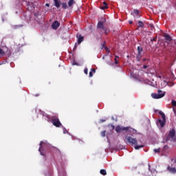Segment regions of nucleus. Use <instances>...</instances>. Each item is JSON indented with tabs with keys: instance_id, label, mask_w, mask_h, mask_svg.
Returning <instances> with one entry per match:
<instances>
[{
	"instance_id": "obj_33",
	"label": "nucleus",
	"mask_w": 176,
	"mask_h": 176,
	"mask_svg": "<svg viewBox=\"0 0 176 176\" xmlns=\"http://www.w3.org/2000/svg\"><path fill=\"white\" fill-rule=\"evenodd\" d=\"M63 131H64V133H65V134L66 133H67V129H66L65 128H64Z\"/></svg>"
},
{
	"instance_id": "obj_26",
	"label": "nucleus",
	"mask_w": 176,
	"mask_h": 176,
	"mask_svg": "<svg viewBox=\"0 0 176 176\" xmlns=\"http://www.w3.org/2000/svg\"><path fill=\"white\" fill-rule=\"evenodd\" d=\"M154 152H155V153H160V148H155V149H154Z\"/></svg>"
},
{
	"instance_id": "obj_4",
	"label": "nucleus",
	"mask_w": 176,
	"mask_h": 176,
	"mask_svg": "<svg viewBox=\"0 0 176 176\" xmlns=\"http://www.w3.org/2000/svg\"><path fill=\"white\" fill-rule=\"evenodd\" d=\"M159 114L162 118V120L159 119L157 122V125L159 128H163L166 124V115L162 111H160Z\"/></svg>"
},
{
	"instance_id": "obj_12",
	"label": "nucleus",
	"mask_w": 176,
	"mask_h": 176,
	"mask_svg": "<svg viewBox=\"0 0 176 176\" xmlns=\"http://www.w3.org/2000/svg\"><path fill=\"white\" fill-rule=\"evenodd\" d=\"M148 170L152 173V175H150V176H156V175L157 174V171L155 168L151 169L150 164H148Z\"/></svg>"
},
{
	"instance_id": "obj_27",
	"label": "nucleus",
	"mask_w": 176,
	"mask_h": 176,
	"mask_svg": "<svg viewBox=\"0 0 176 176\" xmlns=\"http://www.w3.org/2000/svg\"><path fill=\"white\" fill-rule=\"evenodd\" d=\"M109 127H111V128L112 129V130L116 129L115 126H114L113 124H109Z\"/></svg>"
},
{
	"instance_id": "obj_44",
	"label": "nucleus",
	"mask_w": 176,
	"mask_h": 176,
	"mask_svg": "<svg viewBox=\"0 0 176 176\" xmlns=\"http://www.w3.org/2000/svg\"><path fill=\"white\" fill-rule=\"evenodd\" d=\"M79 142H80H80L82 143V140H80Z\"/></svg>"
},
{
	"instance_id": "obj_25",
	"label": "nucleus",
	"mask_w": 176,
	"mask_h": 176,
	"mask_svg": "<svg viewBox=\"0 0 176 176\" xmlns=\"http://www.w3.org/2000/svg\"><path fill=\"white\" fill-rule=\"evenodd\" d=\"M105 135H106V131H102L101 132V136H102V138H104Z\"/></svg>"
},
{
	"instance_id": "obj_35",
	"label": "nucleus",
	"mask_w": 176,
	"mask_h": 176,
	"mask_svg": "<svg viewBox=\"0 0 176 176\" xmlns=\"http://www.w3.org/2000/svg\"><path fill=\"white\" fill-rule=\"evenodd\" d=\"M157 38H154L153 39H151V41L153 42V41H156Z\"/></svg>"
},
{
	"instance_id": "obj_46",
	"label": "nucleus",
	"mask_w": 176,
	"mask_h": 176,
	"mask_svg": "<svg viewBox=\"0 0 176 176\" xmlns=\"http://www.w3.org/2000/svg\"><path fill=\"white\" fill-rule=\"evenodd\" d=\"M144 61H146V59H144Z\"/></svg>"
},
{
	"instance_id": "obj_40",
	"label": "nucleus",
	"mask_w": 176,
	"mask_h": 176,
	"mask_svg": "<svg viewBox=\"0 0 176 176\" xmlns=\"http://www.w3.org/2000/svg\"><path fill=\"white\" fill-rule=\"evenodd\" d=\"M158 78H159L160 79H162V76H159Z\"/></svg>"
},
{
	"instance_id": "obj_21",
	"label": "nucleus",
	"mask_w": 176,
	"mask_h": 176,
	"mask_svg": "<svg viewBox=\"0 0 176 176\" xmlns=\"http://www.w3.org/2000/svg\"><path fill=\"white\" fill-rule=\"evenodd\" d=\"M138 54H141V53L143 52V48L141 46L138 47Z\"/></svg>"
},
{
	"instance_id": "obj_1",
	"label": "nucleus",
	"mask_w": 176,
	"mask_h": 176,
	"mask_svg": "<svg viewBox=\"0 0 176 176\" xmlns=\"http://www.w3.org/2000/svg\"><path fill=\"white\" fill-rule=\"evenodd\" d=\"M126 140L130 144L135 146V150H140V148L144 147V144L138 145V140L135 138H133L130 136H126Z\"/></svg>"
},
{
	"instance_id": "obj_22",
	"label": "nucleus",
	"mask_w": 176,
	"mask_h": 176,
	"mask_svg": "<svg viewBox=\"0 0 176 176\" xmlns=\"http://www.w3.org/2000/svg\"><path fill=\"white\" fill-rule=\"evenodd\" d=\"M93 72L95 74L96 69H91V71L89 72V78L93 77Z\"/></svg>"
},
{
	"instance_id": "obj_30",
	"label": "nucleus",
	"mask_w": 176,
	"mask_h": 176,
	"mask_svg": "<svg viewBox=\"0 0 176 176\" xmlns=\"http://www.w3.org/2000/svg\"><path fill=\"white\" fill-rule=\"evenodd\" d=\"M117 58H119V57L117 56H116V58H115V63H116V64H118V61Z\"/></svg>"
},
{
	"instance_id": "obj_32",
	"label": "nucleus",
	"mask_w": 176,
	"mask_h": 176,
	"mask_svg": "<svg viewBox=\"0 0 176 176\" xmlns=\"http://www.w3.org/2000/svg\"><path fill=\"white\" fill-rule=\"evenodd\" d=\"M168 145H165L164 146V151H166V150H168Z\"/></svg>"
},
{
	"instance_id": "obj_38",
	"label": "nucleus",
	"mask_w": 176,
	"mask_h": 176,
	"mask_svg": "<svg viewBox=\"0 0 176 176\" xmlns=\"http://www.w3.org/2000/svg\"><path fill=\"white\" fill-rule=\"evenodd\" d=\"M150 26L151 27V28H153V27H154V25L153 24H151Z\"/></svg>"
},
{
	"instance_id": "obj_20",
	"label": "nucleus",
	"mask_w": 176,
	"mask_h": 176,
	"mask_svg": "<svg viewBox=\"0 0 176 176\" xmlns=\"http://www.w3.org/2000/svg\"><path fill=\"white\" fill-rule=\"evenodd\" d=\"M100 174H101L102 175H104V176L107 175V171H106V170H104V169H101L100 171Z\"/></svg>"
},
{
	"instance_id": "obj_42",
	"label": "nucleus",
	"mask_w": 176,
	"mask_h": 176,
	"mask_svg": "<svg viewBox=\"0 0 176 176\" xmlns=\"http://www.w3.org/2000/svg\"><path fill=\"white\" fill-rule=\"evenodd\" d=\"M46 6H50V4H49V3H46Z\"/></svg>"
},
{
	"instance_id": "obj_3",
	"label": "nucleus",
	"mask_w": 176,
	"mask_h": 176,
	"mask_svg": "<svg viewBox=\"0 0 176 176\" xmlns=\"http://www.w3.org/2000/svg\"><path fill=\"white\" fill-rule=\"evenodd\" d=\"M116 131L117 133H121L124 131L131 133V132H135V130H134V129H133L130 126L124 127L120 125H118L116 127Z\"/></svg>"
},
{
	"instance_id": "obj_31",
	"label": "nucleus",
	"mask_w": 176,
	"mask_h": 176,
	"mask_svg": "<svg viewBox=\"0 0 176 176\" xmlns=\"http://www.w3.org/2000/svg\"><path fill=\"white\" fill-rule=\"evenodd\" d=\"M84 72L86 75H88V69L87 68H85V70H84Z\"/></svg>"
},
{
	"instance_id": "obj_39",
	"label": "nucleus",
	"mask_w": 176,
	"mask_h": 176,
	"mask_svg": "<svg viewBox=\"0 0 176 176\" xmlns=\"http://www.w3.org/2000/svg\"><path fill=\"white\" fill-rule=\"evenodd\" d=\"M76 47H77L76 45H74V49L76 50Z\"/></svg>"
},
{
	"instance_id": "obj_28",
	"label": "nucleus",
	"mask_w": 176,
	"mask_h": 176,
	"mask_svg": "<svg viewBox=\"0 0 176 176\" xmlns=\"http://www.w3.org/2000/svg\"><path fill=\"white\" fill-rule=\"evenodd\" d=\"M172 106L176 107V101L174 100H172Z\"/></svg>"
},
{
	"instance_id": "obj_10",
	"label": "nucleus",
	"mask_w": 176,
	"mask_h": 176,
	"mask_svg": "<svg viewBox=\"0 0 176 176\" xmlns=\"http://www.w3.org/2000/svg\"><path fill=\"white\" fill-rule=\"evenodd\" d=\"M165 96V94H156V93H153L151 96L153 99L158 100L164 98Z\"/></svg>"
},
{
	"instance_id": "obj_17",
	"label": "nucleus",
	"mask_w": 176,
	"mask_h": 176,
	"mask_svg": "<svg viewBox=\"0 0 176 176\" xmlns=\"http://www.w3.org/2000/svg\"><path fill=\"white\" fill-rule=\"evenodd\" d=\"M54 6L56 7V8H59L60 7V1H58V0H54Z\"/></svg>"
},
{
	"instance_id": "obj_18",
	"label": "nucleus",
	"mask_w": 176,
	"mask_h": 176,
	"mask_svg": "<svg viewBox=\"0 0 176 176\" xmlns=\"http://www.w3.org/2000/svg\"><path fill=\"white\" fill-rule=\"evenodd\" d=\"M102 49H104L107 53H110V50L109 47H107L105 45H103L102 47Z\"/></svg>"
},
{
	"instance_id": "obj_29",
	"label": "nucleus",
	"mask_w": 176,
	"mask_h": 176,
	"mask_svg": "<svg viewBox=\"0 0 176 176\" xmlns=\"http://www.w3.org/2000/svg\"><path fill=\"white\" fill-rule=\"evenodd\" d=\"M141 57H142L141 54H138V55L137 56V60H138V61H140Z\"/></svg>"
},
{
	"instance_id": "obj_14",
	"label": "nucleus",
	"mask_w": 176,
	"mask_h": 176,
	"mask_svg": "<svg viewBox=\"0 0 176 176\" xmlns=\"http://www.w3.org/2000/svg\"><path fill=\"white\" fill-rule=\"evenodd\" d=\"M44 145H45V142L41 141V143H40V146H40V148H39V149H38V151L41 153V155L42 156H45L44 153L41 152V149H42V148H43V146Z\"/></svg>"
},
{
	"instance_id": "obj_6",
	"label": "nucleus",
	"mask_w": 176,
	"mask_h": 176,
	"mask_svg": "<svg viewBox=\"0 0 176 176\" xmlns=\"http://www.w3.org/2000/svg\"><path fill=\"white\" fill-rule=\"evenodd\" d=\"M51 122L56 128H60L62 126V124L57 116H52Z\"/></svg>"
},
{
	"instance_id": "obj_36",
	"label": "nucleus",
	"mask_w": 176,
	"mask_h": 176,
	"mask_svg": "<svg viewBox=\"0 0 176 176\" xmlns=\"http://www.w3.org/2000/svg\"><path fill=\"white\" fill-rule=\"evenodd\" d=\"M147 67H148V66H147V65H144V68L145 69H146Z\"/></svg>"
},
{
	"instance_id": "obj_11",
	"label": "nucleus",
	"mask_w": 176,
	"mask_h": 176,
	"mask_svg": "<svg viewBox=\"0 0 176 176\" xmlns=\"http://www.w3.org/2000/svg\"><path fill=\"white\" fill-rule=\"evenodd\" d=\"M76 38H78V44L80 45V43H82L84 41V36H82L81 34H78L76 35Z\"/></svg>"
},
{
	"instance_id": "obj_8",
	"label": "nucleus",
	"mask_w": 176,
	"mask_h": 176,
	"mask_svg": "<svg viewBox=\"0 0 176 176\" xmlns=\"http://www.w3.org/2000/svg\"><path fill=\"white\" fill-rule=\"evenodd\" d=\"M4 54H7V56H10L11 52L10 50H8L6 46L5 45L3 47V50L0 48V55L1 56H4Z\"/></svg>"
},
{
	"instance_id": "obj_5",
	"label": "nucleus",
	"mask_w": 176,
	"mask_h": 176,
	"mask_svg": "<svg viewBox=\"0 0 176 176\" xmlns=\"http://www.w3.org/2000/svg\"><path fill=\"white\" fill-rule=\"evenodd\" d=\"M175 165H176V160H175V161L172 160V163H170V164L168 165V167H166V170L168 171V173L175 175L176 174Z\"/></svg>"
},
{
	"instance_id": "obj_16",
	"label": "nucleus",
	"mask_w": 176,
	"mask_h": 176,
	"mask_svg": "<svg viewBox=\"0 0 176 176\" xmlns=\"http://www.w3.org/2000/svg\"><path fill=\"white\" fill-rule=\"evenodd\" d=\"M133 12L135 13V17H137V19H138V17H140V15H139L140 11L138 10H134Z\"/></svg>"
},
{
	"instance_id": "obj_13",
	"label": "nucleus",
	"mask_w": 176,
	"mask_h": 176,
	"mask_svg": "<svg viewBox=\"0 0 176 176\" xmlns=\"http://www.w3.org/2000/svg\"><path fill=\"white\" fill-rule=\"evenodd\" d=\"M52 27L53 28V30H57V28H58V27H60V23L58 21H55L52 25Z\"/></svg>"
},
{
	"instance_id": "obj_45",
	"label": "nucleus",
	"mask_w": 176,
	"mask_h": 176,
	"mask_svg": "<svg viewBox=\"0 0 176 176\" xmlns=\"http://www.w3.org/2000/svg\"><path fill=\"white\" fill-rule=\"evenodd\" d=\"M74 65H77V64H76V63H74Z\"/></svg>"
},
{
	"instance_id": "obj_19",
	"label": "nucleus",
	"mask_w": 176,
	"mask_h": 176,
	"mask_svg": "<svg viewBox=\"0 0 176 176\" xmlns=\"http://www.w3.org/2000/svg\"><path fill=\"white\" fill-rule=\"evenodd\" d=\"M144 23H143V22L142 21H139V22H138V28H142L143 27H144Z\"/></svg>"
},
{
	"instance_id": "obj_15",
	"label": "nucleus",
	"mask_w": 176,
	"mask_h": 176,
	"mask_svg": "<svg viewBox=\"0 0 176 176\" xmlns=\"http://www.w3.org/2000/svg\"><path fill=\"white\" fill-rule=\"evenodd\" d=\"M108 8V4L105 1L103 2L102 5L100 7L102 10L107 9Z\"/></svg>"
},
{
	"instance_id": "obj_43",
	"label": "nucleus",
	"mask_w": 176,
	"mask_h": 176,
	"mask_svg": "<svg viewBox=\"0 0 176 176\" xmlns=\"http://www.w3.org/2000/svg\"><path fill=\"white\" fill-rule=\"evenodd\" d=\"M106 122V120H102V122Z\"/></svg>"
},
{
	"instance_id": "obj_7",
	"label": "nucleus",
	"mask_w": 176,
	"mask_h": 176,
	"mask_svg": "<svg viewBox=\"0 0 176 176\" xmlns=\"http://www.w3.org/2000/svg\"><path fill=\"white\" fill-rule=\"evenodd\" d=\"M162 36H164V41H165V43H168V45H170V43H172L173 38L169 34L166 33H164L162 34Z\"/></svg>"
},
{
	"instance_id": "obj_2",
	"label": "nucleus",
	"mask_w": 176,
	"mask_h": 176,
	"mask_svg": "<svg viewBox=\"0 0 176 176\" xmlns=\"http://www.w3.org/2000/svg\"><path fill=\"white\" fill-rule=\"evenodd\" d=\"M97 28H98L99 32H100V34H102V35L103 34L104 35H108V34H109V32H110V30L108 28L104 27V23L102 21L98 22Z\"/></svg>"
},
{
	"instance_id": "obj_34",
	"label": "nucleus",
	"mask_w": 176,
	"mask_h": 176,
	"mask_svg": "<svg viewBox=\"0 0 176 176\" xmlns=\"http://www.w3.org/2000/svg\"><path fill=\"white\" fill-rule=\"evenodd\" d=\"M46 118L48 119V120H50V116L49 115H46Z\"/></svg>"
},
{
	"instance_id": "obj_37",
	"label": "nucleus",
	"mask_w": 176,
	"mask_h": 176,
	"mask_svg": "<svg viewBox=\"0 0 176 176\" xmlns=\"http://www.w3.org/2000/svg\"><path fill=\"white\" fill-rule=\"evenodd\" d=\"M129 24H133V21H129Z\"/></svg>"
},
{
	"instance_id": "obj_9",
	"label": "nucleus",
	"mask_w": 176,
	"mask_h": 176,
	"mask_svg": "<svg viewBox=\"0 0 176 176\" xmlns=\"http://www.w3.org/2000/svg\"><path fill=\"white\" fill-rule=\"evenodd\" d=\"M175 130L172 129L169 131V134H168V136L166 137V140H170V138L172 140H175Z\"/></svg>"
},
{
	"instance_id": "obj_23",
	"label": "nucleus",
	"mask_w": 176,
	"mask_h": 176,
	"mask_svg": "<svg viewBox=\"0 0 176 176\" xmlns=\"http://www.w3.org/2000/svg\"><path fill=\"white\" fill-rule=\"evenodd\" d=\"M75 3L74 0H69L68 2V5L71 7Z\"/></svg>"
},
{
	"instance_id": "obj_41",
	"label": "nucleus",
	"mask_w": 176,
	"mask_h": 176,
	"mask_svg": "<svg viewBox=\"0 0 176 176\" xmlns=\"http://www.w3.org/2000/svg\"><path fill=\"white\" fill-rule=\"evenodd\" d=\"M158 93H159V94L162 93V91H161V90H159V91H158Z\"/></svg>"
},
{
	"instance_id": "obj_24",
	"label": "nucleus",
	"mask_w": 176,
	"mask_h": 176,
	"mask_svg": "<svg viewBox=\"0 0 176 176\" xmlns=\"http://www.w3.org/2000/svg\"><path fill=\"white\" fill-rule=\"evenodd\" d=\"M61 6H62V8H63V9H67V3H61Z\"/></svg>"
}]
</instances>
